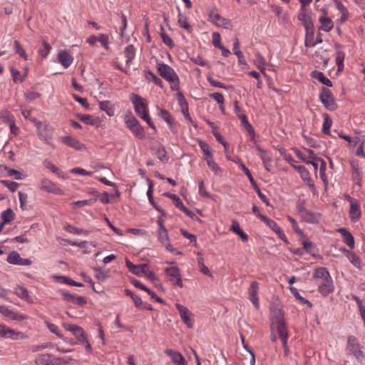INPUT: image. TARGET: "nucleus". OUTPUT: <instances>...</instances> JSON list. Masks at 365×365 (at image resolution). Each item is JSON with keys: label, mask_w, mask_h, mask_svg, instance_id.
Wrapping results in <instances>:
<instances>
[{"label": "nucleus", "mask_w": 365, "mask_h": 365, "mask_svg": "<svg viewBox=\"0 0 365 365\" xmlns=\"http://www.w3.org/2000/svg\"><path fill=\"white\" fill-rule=\"evenodd\" d=\"M270 329L275 332L281 341L288 339V330L284 318V312L279 305L270 307Z\"/></svg>", "instance_id": "nucleus-1"}, {"label": "nucleus", "mask_w": 365, "mask_h": 365, "mask_svg": "<svg viewBox=\"0 0 365 365\" xmlns=\"http://www.w3.org/2000/svg\"><path fill=\"white\" fill-rule=\"evenodd\" d=\"M313 278L318 286V291L322 295L326 297L334 292L333 280L327 268L318 267L315 269Z\"/></svg>", "instance_id": "nucleus-2"}, {"label": "nucleus", "mask_w": 365, "mask_h": 365, "mask_svg": "<svg viewBox=\"0 0 365 365\" xmlns=\"http://www.w3.org/2000/svg\"><path fill=\"white\" fill-rule=\"evenodd\" d=\"M130 101L133 105L135 112L143 120H144L154 133L157 132L155 125L152 122L148 113V108L146 100L141 96L133 93L130 95Z\"/></svg>", "instance_id": "nucleus-3"}, {"label": "nucleus", "mask_w": 365, "mask_h": 365, "mask_svg": "<svg viewBox=\"0 0 365 365\" xmlns=\"http://www.w3.org/2000/svg\"><path fill=\"white\" fill-rule=\"evenodd\" d=\"M157 71L159 75L170 83L173 91L180 89V79L173 68L164 63H158Z\"/></svg>", "instance_id": "nucleus-4"}, {"label": "nucleus", "mask_w": 365, "mask_h": 365, "mask_svg": "<svg viewBox=\"0 0 365 365\" xmlns=\"http://www.w3.org/2000/svg\"><path fill=\"white\" fill-rule=\"evenodd\" d=\"M126 127L138 139L143 140L145 138L144 128L140 124L139 121L133 115L131 111L128 110L123 116Z\"/></svg>", "instance_id": "nucleus-5"}, {"label": "nucleus", "mask_w": 365, "mask_h": 365, "mask_svg": "<svg viewBox=\"0 0 365 365\" xmlns=\"http://www.w3.org/2000/svg\"><path fill=\"white\" fill-rule=\"evenodd\" d=\"M70 361L71 357H56L46 353L36 356L34 362L36 365H66L68 364Z\"/></svg>", "instance_id": "nucleus-6"}, {"label": "nucleus", "mask_w": 365, "mask_h": 365, "mask_svg": "<svg viewBox=\"0 0 365 365\" xmlns=\"http://www.w3.org/2000/svg\"><path fill=\"white\" fill-rule=\"evenodd\" d=\"M346 349L354 356L357 361H361L364 360L365 354L361 350V345L358 342L356 336L352 335L348 336Z\"/></svg>", "instance_id": "nucleus-7"}, {"label": "nucleus", "mask_w": 365, "mask_h": 365, "mask_svg": "<svg viewBox=\"0 0 365 365\" xmlns=\"http://www.w3.org/2000/svg\"><path fill=\"white\" fill-rule=\"evenodd\" d=\"M319 99L324 107L329 110H334L337 107L331 92L329 88H322L319 94Z\"/></svg>", "instance_id": "nucleus-8"}, {"label": "nucleus", "mask_w": 365, "mask_h": 365, "mask_svg": "<svg viewBox=\"0 0 365 365\" xmlns=\"http://www.w3.org/2000/svg\"><path fill=\"white\" fill-rule=\"evenodd\" d=\"M165 273L168 277L169 281L173 285L182 287L183 284L180 273V269L176 266L169 267L165 269Z\"/></svg>", "instance_id": "nucleus-9"}, {"label": "nucleus", "mask_w": 365, "mask_h": 365, "mask_svg": "<svg viewBox=\"0 0 365 365\" xmlns=\"http://www.w3.org/2000/svg\"><path fill=\"white\" fill-rule=\"evenodd\" d=\"M175 307L178 309L182 321L187 328L192 329L194 326L193 314L185 306L177 303Z\"/></svg>", "instance_id": "nucleus-10"}, {"label": "nucleus", "mask_w": 365, "mask_h": 365, "mask_svg": "<svg viewBox=\"0 0 365 365\" xmlns=\"http://www.w3.org/2000/svg\"><path fill=\"white\" fill-rule=\"evenodd\" d=\"M157 234L158 241L168 251L175 254L180 253L170 244L168 230H157Z\"/></svg>", "instance_id": "nucleus-11"}, {"label": "nucleus", "mask_w": 365, "mask_h": 365, "mask_svg": "<svg viewBox=\"0 0 365 365\" xmlns=\"http://www.w3.org/2000/svg\"><path fill=\"white\" fill-rule=\"evenodd\" d=\"M6 261L11 264L29 266L32 264V261L29 259H24L16 251L11 252L7 256Z\"/></svg>", "instance_id": "nucleus-12"}, {"label": "nucleus", "mask_w": 365, "mask_h": 365, "mask_svg": "<svg viewBox=\"0 0 365 365\" xmlns=\"http://www.w3.org/2000/svg\"><path fill=\"white\" fill-rule=\"evenodd\" d=\"M209 20L217 26L223 27L227 29H231L232 28L230 21L222 17L218 13L214 11L210 12L209 14Z\"/></svg>", "instance_id": "nucleus-13"}, {"label": "nucleus", "mask_w": 365, "mask_h": 365, "mask_svg": "<svg viewBox=\"0 0 365 365\" xmlns=\"http://www.w3.org/2000/svg\"><path fill=\"white\" fill-rule=\"evenodd\" d=\"M298 19L302 22L306 31L308 33L310 31V36L314 37V26L312 20L311 14L305 12V9L304 11H300V13L298 15Z\"/></svg>", "instance_id": "nucleus-14"}, {"label": "nucleus", "mask_w": 365, "mask_h": 365, "mask_svg": "<svg viewBox=\"0 0 365 365\" xmlns=\"http://www.w3.org/2000/svg\"><path fill=\"white\" fill-rule=\"evenodd\" d=\"M40 187L41 190L47 192L58 195L63 194V191L60 187H58L54 182L47 178H43L41 180Z\"/></svg>", "instance_id": "nucleus-15"}, {"label": "nucleus", "mask_w": 365, "mask_h": 365, "mask_svg": "<svg viewBox=\"0 0 365 365\" xmlns=\"http://www.w3.org/2000/svg\"><path fill=\"white\" fill-rule=\"evenodd\" d=\"M298 210L301 214L302 220L306 222L316 224L318 223L321 219L319 213L312 212L301 207H299Z\"/></svg>", "instance_id": "nucleus-16"}, {"label": "nucleus", "mask_w": 365, "mask_h": 365, "mask_svg": "<svg viewBox=\"0 0 365 365\" xmlns=\"http://www.w3.org/2000/svg\"><path fill=\"white\" fill-rule=\"evenodd\" d=\"M125 264L129 271L137 276L141 277L147 274L148 265L146 264H134L126 258Z\"/></svg>", "instance_id": "nucleus-17"}, {"label": "nucleus", "mask_w": 365, "mask_h": 365, "mask_svg": "<svg viewBox=\"0 0 365 365\" xmlns=\"http://www.w3.org/2000/svg\"><path fill=\"white\" fill-rule=\"evenodd\" d=\"M261 220L263 221L267 226H269L276 234H277L281 240H284V242H287L285 234L281 230L279 226L276 223V222L272 219L268 218L267 216H261Z\"/></svg>", "instance_id": "nucleus-18"}, {"label": "nucleus", "mask_w": 365, "mask_h": 365, "mask_svg": "<svg viewBox=\"0 0 365 365\" xmlns=\"http://www.w3.org/2000/svg\"><path fill=\"white\" fill-rule=\"evenodd\" d=\"M61 294L64 300L73 304L83 307L86 304V300L83 297L72 294L66 292H61Z\"/></svg>", "instance_id": "nucleus-19"}, {"label": "nucleus", "mask_w": 365, "mask_h": 365, "mask_svg": "<svg viewBox=\"0 0 365 365\" xmlns=\"http://www.w3.org/2000/svg\"><path fill=\"white\" fill-rule=\"evenodd\" d=\"M258 292H259V284L256 281H253L251 282L248 293L250 301L252 302L253 305L255 308L259 307V298H258Z\"/></svg>", "instance_id": "nucleus-20"}, {"label": "nucleus", "mask_w": 365, "mask_h": 365, "mask_svg": "<svg viewBox=\"0 0 365 365\" xmlns=\"http://www.w3.org/2000/svg\"><path fill=\"white\" fill-rule=\"evenodd\" d=\"M36 130L37 135L41 140H43L46 144H51L52 133L49 130V127L47 124H43Z\"/></svg>", "instance_id": "nucleus-21"}, {"label": "nucleus", "mask_w": 365, "mask_h": 365, "mask_svg": "<svg viewBox=\"0 0 365 365\" xmlns=\"http://www.w3.org/2000/svg\"><path fill=\"white\" fill-rule=\"evenodd\" d=\"M165 354L171 359L175 365H187L185 358L180 352L173 349H166Z\"/></svg>", "instance_id": "nucleus-22"}, {"label": "nucleus", "mask_w": 365, "mask_h": 365, "mask_svg": "<svg viewBox=\"0 0 365 365\" xmlns=\"http://www.w3.org/2000/svg\"><path fill=\"white\" fill-rule=\"evenodd\" d=\"M61 140L65 145L78 150H81L86 148L84 144L70 135L61 137Z\"/></svg>", "instance_id": "nucleus-23"}, {"label": "nucleus", "mask_w": 365, "mask_h": 365, "mask_svg": "<svg viewBox=\"0 0 365 365\" xmlns=\"http://www.w3.org/2000/svg\"><path fill=\"white\" fill-rule=\"evenodd\" d=\"M21 334L14 329H11L4 324H0V337L11 339H17Z\"/></svg>", "instance_id": "nucleus-24"}, {"label": "nucleus", "mask_w": 365, "mask_h": 365, "mask_svg": "<svg viewBox=\"0 0 365 365\" xmlns=\"http://www.w3.org/2000/svg\"><path fill=\"white\" fill-rule=\"evenodd\" d=\"M361 215L359 205L356 200H352L350 204L349 217L352 222L358 221Z\"/></svg>", "instance_id": "nucleus-25"}, {"label": "nucleus", "mask_w": 365, "mask_h": 365, "mask_svg": "<svg viewBox=\"0 0 365 365\" xmlns=\"http://www.w3.org/2000/svg\"><path fill=\"white\" fill-rule=\"evenodd\" d=\"M58 62L65 68H67L73 63V58L72 56L66 51H61L58 53Z\"/></svg>", "instance_id": "nucleus-26"}, {"label": "nucleus", "mask_w": 365, "mask_h": 365, "mask_svg": "<svg viewBox=\"0 0 365 365\" xmlns=\"http://www.w3.org/2000/svg\"><path fill=\"white\" fill-rule=\"evenodd\" d=\"M338 232L341 233L344 242L351 249L354 248V239L351 233L346 228H339Z\"/></svg>", "instance_id": "nucleus-27"}, {"label": "nucleus", "mask_w": 365, "mask_h": 365, "mask_svg": "<svg viewBox=\"0 0 365 365\" xmlns=\"http://www.w3.org/2000/svg\"><path fill=\"white\" fill-rule=\"evenodd\" d=\"M254 63L261 73L266 76L265 66L267 62L265 58L259 52H257L255 54Z\"/></svg>", "instance_id": "nucleus-28"}, {"label": "nucleus", "mask_w": 365, "mask_h": 365, "mask_svg": "<svg viewBox=\"0 0 365 365\" xmlns=\"http://www.w3.org/2000/svg\"><path fill=\"white\" fill-rule=\"evenodd\" d=\"M98 105H99L100 109L101 110L106 112L108 116L111 117V116L114 115L115 108L110 101H100Z\"/></svg>", "instance_id": "nucleus-29"}, {"label": "nucleus", "mask_w": 365, "mask_h": 365, "mask_svg": "<svg viewBox=\"0 0 365 365\" xmlns=\"http://www.w3.org/2000/svg\"><path fill=\"white\" fill-rule=\"evenodd\" d=\"M178 98L179 103L181 107L182 113H183L187 120H188L190 122H192V118L190 117L188 113V104L186 102L185 99L184 98L182 94L181 93H179L178 94Z\"/></svg>", "instance_id": "nucleus-30"}, {"label": "nucleus", "mask_w": 365, "mask_h": 365, "mask_svg": "<svg viewBox=\"0 0 365 365\" xmlns=\"http://www.w3.org/2000/svg\"><path fill=\"white\" fill-rule=\"evenodd\" d=\"M334 4L341 13L340 22H345L349 18V11L340 0H334Z\"/></svg>", "instance_id": "nucleus-31"}, {"label": "nucleus", "mask_w": 365, "mask_h": 365, "mask_svg": "<svg viewBox=\"0 0 365 365\" xmlns=\"http://www.w3.org/2000/svg\"><path fill=\"white\" fill-rule=\"evenodd\" d=\"M14 293L21 299L31 302L32 299L29 294L27 289L23 286H17L14 289Z\"/></svg>", "instance_id": "nucleus-32"}, {"label": "nucleus", "mask_w": 365, "mask_h": 365, "mask_svg": "<svg viewBox=\"0 0 365 365\" xmlns=\"http://www.w3.org/2000/svg\"><path fill=\"white\" fill-rule=\"evenodd\" d=\"M123 53L126 58V65L129 66L135 57V48L133 45L130 44L125 48Z\"/></svg>", "instance_id": "nucleus-33"}, {"label": "nucleus", "mask_w": 365, "mask_h": 365, "mask_svg": "<svg viewBox=\"0 0 365 365\" xmlns=\"http://www.w3.org/2000/svg\"><path fill=\"white\" fill-rule=\"evenodd\" d=\"M319 21L321 24L320 29L324 31L329 32L334 27V23L330 18L321 16Z\"/></svg>", "instance_id": "nucleus-34"}, {"label": "nucleus", "mask_w": 365, "mask_h": 365, "mask_svg": "<svg viewBox=\"0 0 365 365\" xmlns=\"http://www.w3.org/2000/svg\"><path fill=\"white\" fill-rule=\"evenodd\" d=\"M312 77L315 79L320 81L322 83H323L325 86H327L329 87L332 86V83L329 78L326 77L324 74L321 71H314L312 72Z\"/></svg>", "instance_id": "nucleus-35"}, {"label": "nucleus", "mask_w": 365, "mask_h": 365, "mask_svg": "<svg viewBox=\"0 0 365 365\" xmlns=\"http://www.w3.org/2000/svg\"><path fill=\"white\" fill-rule=\"evenodd\" d=\"M155 155L156 157L163 163H167L168 161V157L167 152L164 146L160 145L155 149Z\"/></svg>", "instance_id": "nucleus-36"}, {"label": "nucleus", "mask_w": 365, "mask_h": 365, "mask_svg": "<svg viewBox=\"0 0 365 365\" xmlns=\"http://www.w3.org/2000/svg\"><path fill=\"white\" fill-rule=\"evenodd\" d=\"M15 215L13 210L11 208H8L6 210L3 211L1 214V218L2 220V223L6 225L11 222L13 220H14Z\"/></svg>", "instance_id": "nucleus-37"}, {"label": "nucleus", "mask_w": 365, "mask_h": 365, "mask_svg": "<svg viewBox=\"0 0 365 365\" xmlns=\"http://www.w3.org/2000/svg\"><path fill=\"white\" fill-rule=\"evenodd\" d=\"M178 23L180 27L185 29L188 32L192 31V27L187 22V16L185 14H182L181 12L178 13Z\"/></svg>", "instance_id": "nucleus-38"}, {"label": "nucleus", "mask_w": 365, "mask_h": 365, "mask_svg": "<svg viewBox=\"0 0 365 365\" xmlns=\"http://www.w3.org/2000/svg\"><path fill=\"white\" fill-rule=\"evenodd\" d=\"M0 119L7 125L15 120L14 115L8 110H2L0 111Z\"/></svg>", "instance_id": "nucleus-39"}, {"label": "nucleus", "mask_w": 365, "mask_h": 365, "mask_svg": "<svg viewBox=\"0 0 365 365\" xmlns=\"http://www.w3.org/2000/svg\"><path fill=\"white\" fill-rule=\"evenodd\" d=\"M346 256L354 267L358 269H361L360 259L355 253L346 251Z\"/></svg>", "instance_id": "nucleus-40"}, {"label": "nucleus", "mask_w": 365, "mask_h": 365, "mask_svg": "<svg viewBox=\"0 0 365 365\" xmlns=\"http://www.w3.org/2000/svg\"><path fill=\"white\" fill-rule=\"evenodd\" d=\"M199 146L203 152V154L205 155V158H204L205 160H207V159H209V158L213 157L210 146L207 143H205V141H202V140H200Z\"/></svg>", "instance_id": "nucleus-41"}, {"label": "nucleus", "mask_w": 365, "mask_h": 365, "mask_svg": "<svg viewBox=\"0 0 365 365\" xmlns=\"http://www.w3.org/2000/svg\"><path fill=\"white\" fill-rule=\"evenodd\" d=\"M210 169L214 173L215 175H221L222 170L218 165L215 162L213 157L205 160Z\"/></svg>", "instance_id": "nucleus-42"}, {"label": "nucleus", "mask_w": 365, "mask_h": 365, "mask_svg": "<svg viewBox=\"0 0 365 365\" xmlns=\"http://www.w3.org/2000/svg\"><path fill=\"white\" fill-rule=\"evenodd\" d=\"M324 117V122H323V127H322V132L324 134L329 135L330 133V128L332 125V120L329 118V115L327 113H324L323 115Z\"/></svg>", "instance_id": "nucleus-43"}, {"label": "nucleus", "mask_w": 365, "mask_h": 365, "mask_svg": "<svg viewBox=\"0 0 365 365\" xmlns=\"http://www.w3.org/2000/svg\"><path fill=\"white\" fill-rule=\"evenodd\" d=\"M5 170L7 171L8 175L13 177L15 180H23L26 175L19 170L9 168L8 167H4Z\"/></svg>", "instance_id": "nucleus-44"}, {"label": "nucleus", "mask_w": 365, "mask_h": 365, "mask_svg": "<svg viewBox=\"0 0 365 365\" xmlns=\"http://www.w3.org/2000/svg\"><path fill=\"white\" fill-rule=\"evenodd\" d=\"M344 58V52L341 50H338L336 53V64L338 67V71L343 70Z\"/></svg>", "instance_id": "nucleus-45"}, {"label": "nucleus", "mask_w": 365, "mask_h": 365, "mask_svg": "<svg viewBox=\"0 0 365 365\" xmlns=\"http://www.w3.org/2000/svg\"><path fill=\"white\" fill-rule=\"evenodd\" d=\"M158 115L168 124L170 128H171L172 127V118H171L170 113L163 108H158Z\"/></svg>", "instance_id": "nucleus-46"}, {"label": "nucleus", "mask_w": 365, "mask_h": 365, "mask_svg": "<svg viewBox=\"0 0 365 365\" xmlns=\"http://www.w3.org/2000/svg\"><path fill=\"white\" fill-rule=\"evenodd\" d=\"M302 245L304 251H305L306 252L309 253L312 255H314L315 253L317 252L316 245L313 242L304 240L303 241Z\"/></svg>", "instance_id": "nucleus-47"}, {"label": "nucleus", "mask_w": 365, "mask_h": 365, "mask_svg": "<svg viewBox=\"0 0 365 365\" xmlns=\"http://www.w3.org/2000/svg\"><path fill=\"white\" fill-rule=\"evenodd\" d=\"M79 119L87 125H95L98 123V118H94L90 115H81L79 116Z\"/></svg>", "instance_id": "nucleus-48"}, {"label": "nucleus", "mask_w": 365, "mask_h": 365, "mask_svg": "<svg viewBox=\"0 0 365 365\" xmlns=\"http://www.w3.org/2000/svg\"><path fill=\"white\" fill-rule=\"evenodd\" d=\"M15 53L19 55L24 60H28V55L26 54L24 48L21 46L19 41H14V42Z\"/></svg>", "instance_id": "nucleus-49"}, {"label": "nucleus", "mask_w": 365, "mask_h": 365, "mask_svg": "<svg viewBox=\"0 0 365 365\" xmlns=\"http://www.w3.org/2000/svg\"><path fill=\"white\" fill-rule=\"evenodd\" d=\"M65 229L67 232L75 234V235H88L89 233V232L88 230H83V229H81V228H79L77 227H74V226L70 225H67Z\"/></svg>", "instance_id": "nucleus-50"}, {"label": "nucleus", "mask_w": 365, "mask_h": 365, "mask_svg": "<svg viewBox=\"0 0 365 365\" xmlns=\"http://www.w3.org/2000/svg\"><path fill=\"white\" fill-rule=\"evenodd\" d=\"M43 164L46 168L49 169L53 173H56L58 177H61L63 178H64V176L62 175V173L59 171V169L50 160H45Z\"/></svg>", "instance_id": "nucleus-51"}, {"label": "nucleus", "mask_w": 365, "mask_h": 365, "mask_svg": "<svg viewBox=\"0 0 365 365\" xmlns=\"http://www.w3.org/2000/svg\"><path fill=\"white\" fill-rule=\"evenodd\" d=\"M290 291H291V293L297 299H299L302 304H307L308 307H312V303L307 299L304 298L303 297H302L297 289L295 288V287H290Z\"/></svg>", "instance_id": "nucleus-52"}, {"label": "nucleus", "mask_w": 365, "mask_h": 365, "mask_svg": "<svg viewBox=\"0 0 365 365\" xmlns=\"http://www.w3.org/2000/svg\"><path fill=\"white\" fill-rule=\"evenodd\" d=\"M293 167H294V168H295L300 173L301 177H302V178L304 180H308L309 182H312V179L309 177V171L307 170V168L304 166H302V165H299V166L293 165Z\"/></svg>", "instance_id": "nucleus-53"}, {"label": "nucleus", "mask_w": 365, "mask_h": 365, "mask_svg": "<svg viewBox=\"0 0 365 365\" xmlns=\"http://www.w3.org/2000/svg\"><path fill=\"white\" fill-rule=\"evenodd\" d=\"M51 49V46L50 44L46 41H43L42 47L39 48L38 53L43 58H46L50 53Z\"/></svg>", "instance_id": "nucleus-54"}, {"label": "nucleus", "mask_w": 365, "mask_h": 365, "mask_svg": "<svg viewBox=\"0 0 365 365\" xmlns=\"http://www.w3.org/2000/svg\"><path fill=\"white\" fill-rule=\"evenodd\" d=\"M163 195L165 196L170 198L173 201L175 206L177 208L180 209L182 207V205H183L182 202L181 201L180 197L178 195H176L175 194H172L170 192H165Z\"/></svg>", "instance_id": "nucleus-55"}, {"label": "nucleus", "mask_w": 365, "mask_h": 365, "mask_svg": "<svg viewBox=\"0 0 365 365\" xmlns=\"http://www.w3.org/2000/svg\"><path fill=\"white\" fill-rule=\"evenodd\" d=\"M0 182L6 186L11 192H15L20 185L18 182L6 180H0Z\"/></svg>", "instance_id": "nucleus-56"}, {"label": "nucleus", "mask_w": 365, "mask_h": 365, "mask_svg": "<svg viewBox=\"0 0 365 365\" xmlns=\"http://www.w3.org/2000/svg\"><path fill=\"white\" fill-rule=\"evenodd\" d=\"M95 277L100 282H104L107 277V273L104 272L101 268L94 267Z\"/></svg>", "instance_id": "nucleus-57"}, {"label": "nucleus", "mask_w": 365, "mask_h": 365, "mask_svg": "<svg viewBox=\"0 0 365 365\" xmlns=\"http://www.w3.org/2000/svg\"><path fill=\"white\" fill-rule=\"evenodd\" d=\"M54 346H56V344H54L53 343H43L40 345L34 346L31 349V351L33 352H37V351H41L45 349L54 348Z\"/></svg>", "instance_id": "nucleus-58"}, {"label": "nucleus", "mask_w": 365, "mask_h": 365, "mask_svg": "<svg viewBox=\"0 0 365 365\" xmlns=\"http://www.w3.org/2000/svg\"><path fill=\"white\" fill-rule=\"evenodd\" d=\"M73 334L76 338L79 344L86 341V339H87L86 333L81 327L78 328V329Z\"/></svg>", "instance_id": "nucleus-59"}, {"label": "nucleus", "mask_w": 365, "mask_h": 365, "mask_svg": "<svg viewBox=\"0 0 365 365\" xmlns=\"http://www.w3.org/2000/svg\"><path fill=\"white\" fill-rule=\"evenodd\" d=\"M160 36H161L163 42L165 45H167L170 48L174 47L175 43H174L173 41L172 40V38L168 34H166L164 31H162L160 34Z\"/></svg>", "instance_id": "nucleus-60"}, {"label": "nucleus", "mask_w": 365, "mask_h": 365, "mask_svg": "<svg viewBox=\"0 0 365 365\" xmlns=\"http://www.w3.org/2000/svg\"><path fill=\"white\" fill-rule=\"evenodd\" d=\"M11 73L14 81L23 82L25 79V76H21L20 72L14 67L11 68Z\"/></svg>", "instance_id": "nucleus-61"}, {"label": "nucleus", "mask_w": 365, "mask_h": 365, "mask_svg": "<svg viewBox=\"0 0 365 365\" xmlns=\"http://www.w3.org/2000/svg\"><path fill=\"white\" fill-rule=\"evenodd\" d=\"M240 165L242 170L244 171L245 174L247 176L252 185V186L255 185L256 182H255L250 170L244 165V163L242 162H240Z\"/></svg>", "instance_id": "nucleus-62"}, {"label": "nucleus", "mask_w": 365, "mask_h": 365, "mask_svg": "<svg viewBox=\"0 0 365 365\" xmlns=\"http://www.w3.org/2000/svg\"><path fill=\"white\" fill-rule=\"evenodd\" d=\"M256 149L259 152L261 159L264 164L270 162V158L267 155V152L262 149L259 145H256Z\"/></svg>", "instance_id": "nucleus-63"}, {"label": "nucleus", "mask_w": 365, "mask_h": 365, "mask_svg": "<svg viewBox=\"0 0 365 365\" xmlns=\"http://www.w3.org/2000/svg\"><path fill=\"white\" fill-rule=\"evenodd\" d=\"M146 76L147 78H150L155 84L163 88V81L154 73L152 71H148Z\"/></svg>", "instance_id": "nucleus-64"}]
</instances>
